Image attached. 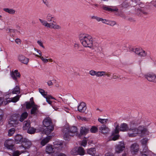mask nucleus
Instances as JSON below:
<instances>
[{"mask_svg":"<svg viewBox=\"0 0 156 156\" xmlns=\"http://www.w3.org/2000/svg\"><path fill=\"white\" fill-rule=\"evenodd\" d=\"M79 38L84 47L90 48L93 46V39L90 35L86 34H80L79 35Z\"/></svg>","mask_w":156,"mask_h":156,"instance_id":"nucleus-1","label":"nucleus"},{"mask_svg":"<svg viewBox=\"0 0 156 156\" xmlns=\"http://www.w3.org/2000/svg\"><path fill=\"white\" fill-rule=\"evenodd\" d=\"M129 130L131 131L132 133H128V135L129 137H132L136 136L137 134H140L143 135L145 134H148L147 130L144 127L140 126L138 128L132 129L130 128Z\"/></svg>","mask_w":156,"mask_h":156,"instance_id":"nucleus-2","label":"nucleus"},{"mask_svg":"<svg viewBox=\"0 0 156 156\" xmlns=\"http://www.w3.org/2000/svg\"><path fill=\"white\" fill-rule=\"evenodd\" d=\"M66 129L63 137L65 140H69L72 137L76 135L77 129L75 126H72L68 127Z\"/></svg>","mask_w":156,"mask_h":156,"instance_id":"nucleus-3","label":"nucleus"},{"mask_svg":"<svg viewBox=\"0 0 156 156\" xmlns=\"http://www.w3.org/2000/svg\"><path fill=\"white\" fill-rule=\"evenodd\" d=\"M43 123L44 126L46 127L44 130L45 134H49L54 129L51 119L49 117H47L44 120Z\"/></svg>","mask_w":156,"mask_h":156,"instance_id":"nucleus-4","label":"nucleus"},{"mask_svg":"<svg viewBox=\"0 0 156 156\" xmlns=\"http://www.w3.org/2000/svg\"><path fill=\"white\" fill-rule=\"evenodd\" d=\"M62 143H55L54 144V147L52 145L48 144L46 147L45 151L47 153L49 154L54 152L55 149L58 150L61 149L62 146Z\"/></svg>","mask_w":156,"mask_h":156,"instance_id":"nucleus-5","label":"nucleus"},{"mask_svg":"<svg viewBox=\"0 0 156 156\" xmlns=\"http://www.w3.org/2000/svg\"><path fill=\"white\" fill-rule=\"evenodd\" d=\"M70 153L71 154L73 155H79L83 156L85 154V152L84 148L80 146L76 147L73 148Z\"/></svg>","mask_w":156,"mask_h":156,"instance_id":"nucleus-6","label":"nucleus"},{"mask_svg":"<svg viewBox=\"0 0 156 156\" xmlns=\"http://www.w3.org/2000/svg\"><path fill=\"white\" fill-rule=\"evenodd\" d=\"M39 91L42 95L46 99L47 102L50 105H51L52 101H50L51 99L55 100V98L51 95L47 94V93L42 89H39Z\"/></svg>","mask_w":156,"mask_h":156,"instance_id":"nucleus-7","label":"nucleus"},{"mask_svg":"<svg viewBox=\"0 0 156 156\" xmlns=\"http://www.w3.org/2000/svg\"><path fill=\"white\" fill-rule=\"evenodd\" d=\"M19 122L18 119L16 115H12L11 116L9 122L10 126H15L18 124Z\"/></svg>","mask_w":156,"mask_h":156,"instance_id":"nucleus-8","label":"nucleus"},{"mask_svg":"<svg viewBox=\"0 0 156 156\" xmlns=\"http://www.w3.org/2000/svg\"><path fill=\"white\" fill-rule=\"evenodd\" d=\"M125 148L124 143L123 141H121L116 145L115 146V153H120L122 152Z\"/></svg>","mask_w":156,"mask_h":156,"instance_id":"nucleus-9","label":"nucleus"},{"mask_svg":"<svg viewBox=\"0 0 156 156\" xmlns=\"http://www.w3.org/2000/svg\"><path fill=\"white\" fill-rule=\"evenodd\" d=\"M99 130L100 133L104 135L108 134L110 131V129L105 124L102 125L99 128Z\"/></svg>","mask_w":156,"mask_h":156,"instance_id":"nucleus-10","label":"nucleus"},{"mask_svg":"<svg viewBox=\"0 0 156 156\" xmlns=\"http://www.w3.org/2000/svg\"><path fill=\"white\" fill-rule=\"evenodd\" d=\"M139 150V145L136 143L132 144L130 147V150L133 154H136Z\"/></svg>","mask_w":156,"mask_h":156,"instance_id":"nucleus-11","label":"nucleus"},{"mask_svg":"<svg viewBox=\"0 0 156 156\" xmlns=\"http://www.w3.org/2000/svg\"><path fill=\"white\" fill-rule=\"evenodd\" d=\"M4 145L8 149L13 150L14 148L13 141L12 140H6L4 142Z\"/></svg>","mask_w":156,"mask_h":156,"instance_id":"nucleus-12","label":"nucleus"},{"mask_svg":"<svg viewBox=\"0 0 156 156\" xmlns=\"http://www.w3.org/2000/svg\"><path fill=\"white\" fill-rule=\"evenodd\" d=\"M22 141V146L25 149L29 148L32 145L31 142L28 139L24 138Z\"/></svg>","mask_w":156,"mask_h":156,"instance_id":"nucleus-13","label":"nucleus"},{"mask_svg":"<svg viewBox=\"0 0 156 156\" xmlns=\"http://www.w3.org/2000/svg\"><path fill=\"white\" fill-rule=\"evenodd\" d=\"M10 75L12 78L15 81H17V78H20V74L17 70H15L11 72Z\"/></svg>","mask_w":156,"mask_h":156,"instance_id":"nucleus-14","label":"nucleus"},{"mask_svg":"<svg viewBox=\"0 0 156 156\" xmlns=\"http://www.w3.org/2000/svg\"><path fill=\"white\" fill-rule=\"evenodd\" d=\"M18 59L19 62L26 65L28 64L29 61L28 58L22 55H20L18 56Z\"/></svg>","mask_w":156,"mask_h":156,"instance_id":"nucleus-15","label":"nucleus"},{"mask_svg":"<svg viewBox=\"0 0 156 156\" xmlns=\"http://www.w3.org/2000/svg\"><path fill=\"white\" fill-rule=\"evenodd\" d=\"M87 108L86 104L85 102H82L78 106V110L81 113H84L86 110Z\"/></svg>","mask_w":156,"mask_h":156,"instance_id":"nucleus-16","label":"nucleus"},{"mask_svg":"<svg viewBox=\"0 0 156 156\" xmlns=\"http://www.w3.org/2000/svg\"><path fill=\"white\" fill-rule=\"evenodd\" d=\"M155 75L152 73H148L144 75L145 77L149 81L153 82Z\"/></svg>","mask_w":156,"mask_h":156,"instance_id":"nucleus-17","label":"nucleus"},{"mask_svg":"<svg viewBox=\"0 0 156 156\" xmlns=\"http://www.w3.org/2000/svg\"><path fill=\"white\" fill-rule=\"evenodd\" d=\"M102 8L104 10L111 12H114L117 11L118 9L116 7H114L110 6L104 5L102 7Z\"/></svg>","mask_w":156,"mask_h":156,"instance_id":"nucleus-18","label":"nucleus"},{"mask_svg":"<svg viewBox=\"0 0 156 156\" xmlns=\"http://www.w3.org/2000/svg\"><path fill=\"white\" fill-rule=\"evenodd\" d=\"M133 51L140 56H144L146 55V52L143 49H133Z\"/></svg>","mask_w":156,"mask_h":156,"instance_id":"nucleus-19","label":"nucleus"},{"mask_svg":"<svg viewBox=\"0 0 156 156\" xmlns=\"http://www.w3.org/2000/svg\"><path fill=\"white\" fill-rule=\"evenodd\" d=\"M39 112V111L37 105H34L32 107L30 111V114L34 115H37Z\"/></svg>","mask_w":156,"mask_h":156,"instance_id":"nucleus-20","label":"nucleus"},{"mask_svg":"<svg viewBox=\"0 0 156 156\" xmlns=\"http://www.w3.org/2000/svg\"><path fill=\"white\" fill-rule=\"evenodd\" d=\"M23 139L21 135L18 134L15 137V141L16 144L22 143Z\"/></svg>","mask_w":156,"mask_h":156,"instance_id":"nucleus-21","label":"nucleus"},{"mask_svg":"<svg viewBox=\"0 0 156 156\" xmlns=\"http://www.w3.org/2000/svg\"><path fill=\"white\" fill-rule=\"evenodd\" d=\"M52 138V137L51 136H48L42 140L41 143V144L42 146H44L46 144L49 142Z\"/></svg>","mask_w":156,"mask_h":156,"instance_id":"nucleus-22","label":"nucleus"},{"mask_svg":"<svg viewBox=\"0 0 156 156\" xmlns=\"http://www.w3.org/2000/svg\"><path fill=\"white\" fill-rule=\"evenodd\" d=\"M129 129L127 124L123 123L120 126L119 130L120 131H126L129 130Z\"/></svg>","mask_w":156,"mask_h":156,"instance_id":"nucleus-23","label":"nucleus"},{"mask_svg":"<svg viewBox=\"0 0 156 156\" xmlns=\"http://www.w3.org/2000/svg\"><path fill=\"white\" fill-rule=\"evenodd\" d=\"M47 20L49 22H52L51 23H55L56 20L54 16L50 14H48L47 16Z\"/></svg>","mask_w":156,"mask_h":156,"instance_id":"nucleus-24","label":"nucleus"},{"mask_svg":"<svg viewBox=\"0 0 156 156\" xmlns=\"http://www.w3.org/2000/svg\"><path fill=\"white\" fill-rule=\"evenodd\" d=\"M87 154L92 156H94L96 153V150L94 148H91L87 150Z\"/></svg>","mask_w":156,"mask_h":156,"instance_id":"nucleus-25","label":"nucleus"},{"mask_svg":"<svg viewBox=\"0 0 156 156\" xmlns=\"http://www.w3.org/2000/svg\"><path fill=\"white\" fill-rule=\"evenodd\" d=\"M89 130V129L85 126H82L80 129V133L82 135H85Z\"/></svg>","mask_w":156,"mask_h":156,"instance_id":"nucleus-26","label":"nucleus"},{"mask_svg":"<svg viewBox=\"0 0 156 156\" xmlns=\"http://www.w3.org/2000/svg\"><path fill=\"white\" fill-rule=\"evenodd\" d=\"M4 11L10 14L14 15L15 14L16 11L15 10L9 8H4L3 9Z\"/></svg>","mask_w":156,"mask_h":156,"instance_id":"nucleus-27","label":"nucleus"},{"mask_svg":"<svg viewBox=\"0 0 156 156\" xmlns=\"http://www.w3.org/2000/svg\"><path fill=\"white\" fill-rule=\"evenodd\" d=\"M30 123L29 120H27L24 122L23 129L24 130H27L30 126Z\"/></svg>","mask_w":156,"mask_h":156,"instance_id":"nucleus-28","label":"nucleus"},{"mask_svg":"<svg viewBox=\"0 0 156 156\" xmlns=\"http://www.w3.org/2000/svg\"><path fill=\"white\" fill-rule=\"evenodd\" d=\"M28 116V114L26 112H23L21 115L19 120L21 122H23L25 119H26Z\"/></svg>","mask_w":156,"mask_h":156,"instance_id":"nucleus-29","label":"nucleus"},{"mask_svg":"<svg viewBox=\"0 0 156 156\" xmlns=\"http://www.w3.org/2000/svg\"><path fill=\"white\" fill-rule=\"evenodd\" d=\"M105 74V71H95V76L97 77H99L104 76Z\"/></svg>","mask_w":156,"mask_h":156,"instance_id":"nucleus-30","label":"nucleus"},{"mask_svg":"<svg viewBox=\"0 0 156 156\" xmlns=\"http://www.w3.org/2000/svg\"><path fill=\"white\" fill-rule=\"evenodd\" d=\"M50 27L49 28H53L55 29H60L61 27L58 25L54 24L53 23H50Z\"/></svg>","mask_w":156,"mask_h":156,"instance_id":"nucleus-31","label":"nucleus"},{"mask_svg":"<svg viewBox=\"0 0 156 156\" xmlns=\"http://www.w3.org/2000/svg\"><path fill=\"white\" fill-rule=\"evenodd\" d=\"M98 121L101 124H102V125H105V124H106L108 122L109 120L108 119H103L99 118L98 119Z\"/></svg>","mask_w":156,"mask_h":156,"instance_id":"nucleus-32","label":"nucleus"},{"mask_svg":"<svg viewBox=\"0 0 156 156\" xmlns=\"http://www.w3.org/2000/svg\"><path fill=\"white\" fill-rule=\"evenodd\" d=\"M39 20L43 25L48 28L50 27V23H48L46 21L40 19H39Z\"/></svg>","mask_w":156,"mask_h":156,"instance_id":"nucleus-33","label":"nucleus"},{"mask_svg":"<svg viewBox=\"0 0 156 156\" xmlns=\"http://www.w3.org/2000/svg\"><path fill=\"white\" fill-rule=\"evenodd\" d=\"M26 108L27 109H29L34 105V102L33 101L31 102H26Z\"/></svg>","mask_w":156,"mask_h":156,"instance_id":"nucleus-34","label":"nucleus"},{"mask_svg":"<svg viewBox=\"0 0 156 156\" xmlns=\"http://www.w3.org/2000/svg\"><path fill=\"white\" fill-rule=\"evenodd\" d=\"M20 88L18 86H16L14 88L12 93V94H17L20 92Z\"/></svg>","mask_w":156,"mask_h":156,"instance_id":"nucleus-35","label":"nucleus"},{"mask_svg":"<svg viewBox=\"0 0 156 156\" xmlns=\"http://www.w3.org/2000/svg\"><path fill=\"white\" fill-rule=\"evenodd\" d=\"M119 125H117L115 128V129L114 131H113L112 133V135H114L115 134H118L119 131Z\"/></svg>","mask_w":156,"mask_h":156,"instance_id":"nucleus-36","label":"nucleus"},{"mask_svg":"<svg viewBox=\"0 0 156 156\" xmlns=\"http://www.w3.org/2000/svg\"><path fill=\"white\" fill-rule=\"evenodd\" d=\"M27 130V133L30 134L34 133L36 131V129L34 128L30 127Z\"/></svg>","mask_w":156,"mask_h":156,"instance_id":"nucleus-37","label":"nucleus"},{"mask_svg":"<svg viewBox=\"0 0 156 156\" xmlns=\"http://www.w3.org/2000/svg\"><path fill=\"white\" fill-rule=\"evenodd\" d=\"M98 128L95 126H92L90 129V132L93 133H96L98 131Z\"/></svg>","mask_w":156,"mask_h":156,"instance_id":"nucleus-38","label":"nucleus"},{"mask_svg":"<svg viewBox=\"0 0 156 156\" xmlns=\"http://www.w3.org/2000/svg\"><path fill=\"white\" fill-rule=\"evenodd\" d=\"M143 8H141L140 9H139L138 10L140 11V16H145L147 14V13L143 9Z\"/></svg>","mask_w":156,"mask_h":156,"instance_id":"nucleus-39","label":"nucleus"},{"mask_svg":"<svg viewBox=\"0 0 156 156\" xmlns=\"http://www.w3.org/2000/svg\"><path fill=\"white\" fill-rule=\"evenodd\" d=\"M15 131V129L14 128H12L10 129L8 131V135L9 136H11L14 133Z\"/></svg>","mask_w":156,"mask_h":156,"instance_id":"nucleus-40","label":"nucleus"},{"mask_svg":"<svg viewBox=\"0 0 156 156\" xmlns=\"http://www.w3.org/2000/svg\"><path fill=\"white\" fill-rule=\"evenodd\" d=\"M19 99V97L18 95H17L14 98H12L11 100V101L13 102H16L18 101Z\"/></svg>","mask_w":156,"mask_h":156,"instance_id":"nucleus-41","label":"nucleus"},{"mask_svg":"<svg viewBox=\"0 0 156 156\" xmlns=\"http://www.w3.org/2000/svg\"><path fill=\"white\" fill-rule=\"evenodd\" d=\"M36 53H33V54L37 56L36 55H37L38 56H41V52L39 49H35Z\"/></svg>","mask_w":156,"mask_h":156,"instance_id":"nucleus-42","label":"nucleus"},{"mask_svg":"<svg viewBox=\"0 0 156 156\" xmlns=\"http://www.w3.org/2000/svg\"><path fill=\"white\" fill-rule=\"evenodd\" d=\"M87 141L85 139H83L80 143V144L81 146H82L84 147H85L87 145Z\"/></svg>","mask_w":156,"mask_h":156,"instance_id":"nucleus-43","label":"nucleus"},{"mask_svg":"<svg viewBox=\"0 0 156 156\" xmlns=\"http://www.w3.org/2000/svg\"><path fill=\"white\" fill-rule=\"evenodd\" d=\"M36 55L37 56V57H40L41 59V60L44 62L47 63L48 62V59L44 58L43 56H42L41 55L38 56L37 55Z\"/></svg>","mask_w":156,"mask_h":156,"instance_id":"nucleus-44","label":"nucleus"},{"mask_svg":"<svg viewBox=\"0 0 156 156\" xmlns=\"http://www.w3.org/2000/svg\"><path fill=\"white\" fill-rule=\"evenodd\" d=\"M112 140H115L119 139V134H115L114 135H112Z\"/></svg>","mask_w":156,"mask_h":156,"instance_id":"nucleus-45","label":"nucleus"},{"mask_svg":"<svg viewBox=\"0 0 156 156\" xmlns=\"http://www.w3.org/2000/svg\"><path fill=\"white\" fill-rule=\"evenodd\" d=\"M95 71H94V70H91L89 71V74L92 76H95Z\"/></svg>","mask_w":156,"mask_h":156,"instance_id":"nucleus-46","label":"nucleus"},{"mask_svg":"<svg viewBox=\"0 0 156 156\" xmlns=\"http://www.w3.org/2000/svg\"><path fill=\"white\" fill-rule=\"evenodd\" d=\"M20 154L19 151H17L14 152L12 154V156H19Z\"/></svg>","mask_w":156,"mask_h":156,"instance_id":"nucleus-47","label":"nucleus"},{"mask_svg":"<svg viewBox=\"0 0 156 156\" xmlns=\"http://www.w3.org/2000/svg\"><path fill=\"white\" fill-rule=\"evenodd\" d=\"M116 24V23L115 21H111L109 22V24L112 26H114Z\"/></svg>","mask_w":156,"mask_h":156,"instance_id":"nucleus-48","label":"nucleus"},{"mask_svg":"<svg viewBox=\"0 0 156 156\" xmlns=\"http://www.w3.org/2000/svg\"><path fill=\"white\" fill-rule=\"evenodd\" d=\"M126 48H129V49H134V47L132 45H129V44H126ZM135 49H138L137 48H136Z\"/></svg>","mask_w":156,"mask_h":156,"instance_id":"nucleus-49","label":"nucleus"},{"mask_svg":"<svg viewBox=\"0 0 156 156\" xmlns=\"http://www.w3.org/2000/svg\"><path fill=\"white\" fill-rule=\"evenodd\" d=\"M37 43L38 44L40 45L41 47L43 48H44V46L43 45V43L41 41H37Z\"/></svg>","mask_w":156,"mask_h":156,"instance_id":"nucleus-50","label":"nucleus"},{"mask_svg":"<svg viewBox=\"0 0 156 156\" xmlns=\"http://www.w3.org/2000/svg\"><path fill=\"white\" fill-rule=\"evenodd\" d=\"M15 42L18 44H20L21 43V40L19 39L16 38L15 40Z\"/></svg>","mask_w":156,"mask_h":156,"instance_id":"nucleus-51","label":"nucleus"},{"mask_svg":"<svg viewBox=\"0 0 156 156\" xmlns=\"http://www.w3.org/2000/svg\"><path fill=\"white\" fill-rule=\"evenodd\" d=\"M43 2L47 6H48L49 3L48 0H43Z\"/></svg>","mask_w":156,"mask_h":156,"instance_id":"nucleus-52","label":"nucleus"},{"mask_svg":"<svg viewBox=\"0 0 156 156\" xmlns=\"http://www.w3.org/2000/svg\"><path fill=\"white\" fill-rule=\"evenodd\" d=\"M47 84L48 86H52L53 85V83L51 80H48L47 82Z\"/></svg>","mask_w":156,"mask_h":156,"instance_id":"nucleus-53","label":"nucleus"},{"mask_svg":"<svg viewBox=\"0 0 156 156\" xmlns=\"http://www.w3.org/2000/svg\"><path fill=\"white\" fill-rule=\"evenodd\" d=\"M65 154L62 153H58L55 156H66Z\"/></svg>","mask_w":156,"mask_h":156,"instance_id":"nucleus-54","label":"nucleus"},{"mask_svg":"<svg viewBox=\"0 0 156 156\" xmlns=\"http://www.w3.org/2000/svg\"><path fill=\"white\" fill-rule=\"evenodd\" d=\"M10 102V101L9 100H8L7 99L6 100V101L4 100V101L3 103L5 105H7V104L9 103V102Z\"/></svg>","mask_w":156,"mask_h":156,"instance_id":"nucleus-55","label":"nucleus"},{"mask_svg":"<svg viewBox=\"0 0 156 156\" xmlns=\"http://www.w3.org/2000/svg\"><path fill=\"white\" fill-rule=\"evenodd\" d=\"M101 21L103 23H105L106 22H107L108 21V20L106 19H103L102 18H101Z\"/></svg>","mask_w":156,"mask_h":156,"instance_id":"nucleus-56","label":"nucleus"},{"mask_svg":"<svg viewBox=\"0 0 156 156\" xmlns=\"http://www.w3.org/2000/svg\"><path fill=\"white\" fill-rule=\"evenodd\" d=\"M4 101V99L3 98L0 97V106L2 105L3 103V102Z\"/></svg>","mask_w":156,"mask_h":156,"instance_id":"nucleus-57","label":"nucleus"},{"mask_svg":"<svg viewBox=\"0 0 156 156\" xmlns=\"http://www.w3.org/2000/svg\"><path fill=\"white\" fill-rule=\"evenodd\" d=\"M144 149L143 152L145 153H146L147 151V148L146 146L145 145H144Z\"/></svg>","mask_w":156,"mask_h":156,"instance_id":"nucleus-58","label":"nucleus"},{"mask_svg":"<svg viewBox=\"0 0 156 156\" xmlns=\"http://www.w3.org/2000/svg\"><path fill=\"white\" fill-rule=\"evenodd\" d=\"M106 156H113V155L111 153H107L105 154Z\"/></svg>","mask_w":156,"mask_h":156,"instance_id":"nucleus-59","label":"nucleus"},{"mask_svg":"<svg viewBox=\"0 0 156 156\" xmlns=\"http://www.w3.org/2000/svg\"><path fill=\"white\" fill-rule=\"evenodd\" d=\"M74 47L75 48H80V46L77 44H75L74 45Z\"/></svg>","mask_w":156,"mask_h":156,"instance_id":"nucleus-60","label":"nucleus"},{"mask_svg":"<svg viewBox=\"0 0 156 156\" xmlns=\"http://www.w3.org/2000/svg\"><path fill=\"white\" fill-rule=\"evenodd\" d=\"M118 78V77L115 74H113V75L112 78L113 79H116Z\"/></svg>","mask_w":156,"mask_h":156,"instance_id":"nucleus-61","label":"nucleus"},{"mask_svg":"<svg viewBox=\"0 0 156 156\" xmlns=\"http://www.w3.org/2000/svg\"><path fill=\"white\" fill-rule=\"evenodd\" d=\"M15 30L13 29H9V32L10 33H14L15 32Z\"/></svg>","mask_w":156,"mask_h":156,"instance_id":"nucleus-62","label":"nucleus"},{"mask_svg":"<svg viewBox=\"0 0 156 156\" xmlns=\"http://www.w3.org/2000/svg\"><path fill=\"white\" fill-rule=\"evenodd\" d=\"M101 18H100L99 17L97 16L95 20H96L98 21H101Z\"/></svg>","mask_w":156,"mask_h":156,"instance_id":"nucleus-63","label":"nucleus"},{"mask_svg":"<svg viewBox=\"0 0 156 156\" xmlns=\"http://www.w3.org/2000/svg\"><path fill=\"white\" fill-rule=\"evenodd\" d=\"M105 75H106L107 76L109 77L111 76V75L110 73H106L105 72Z\"/></svg>","mask_w":156,"mask_h":156,"instance_id":"nucleus-64","label":"nucleus"}]
</instances>
